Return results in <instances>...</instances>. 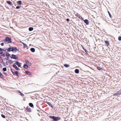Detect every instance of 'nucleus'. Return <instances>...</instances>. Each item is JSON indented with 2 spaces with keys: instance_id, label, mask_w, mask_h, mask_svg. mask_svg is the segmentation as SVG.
<instances>
[{
  "instance_id": "nucleus-1",
  "label": "nucleus",
  "mask_w": 121,
  "mask_h": 121,
  "mask_svg": "<svg viewBox=\"0 0 121 121\" xmlns=\"http://www.w3.org/2000/svg\"><path fill=\"white\" fill-rule=\"evenodd\" d=\"M49 117L51 119H53L55 121H57L60 119V117H56L54 116H49Z\"/></svg>"
},
{
  "instance_id": "nucleus-2",
  "label": "nucleus",
  "mask_w": 121,
  "mask_h": 121,
  "mask_svg": "<svg viewBox=\"0 0 121 121\" xmlns=\"http://www.w3.org/2000/svg\"><path fill=\"white\" fill-rule=\"evenodd\" d=\"M4 41L5 42H8V43H11L12 42V39L11 38L7 37L4 40Z\"/></svg>"
},
{
  "instance_id": "nucleus-3",
  "label": "nucleus",
  "mask_w": 121,
  "mask_h": 121,
  "mask_svg": "<svg viewBox=\"0 0 121 121\" xmlns=\"http://www.w3.org/2000/svg\"><path fill=\"white\" fill-rule=\"evenodd\" d=\"M11 56L10 57L11 59H14L16 60H17L18 59V57L16 56V55L13 54L11 55Z\"/></svg>"
},
{
  "instance_id": "nucleus-4",
  "label": "nucleus",
  "mask_w": 121,
  "mask_h": 121,
  "mask_svg": "<svg viewBox=\"0 0 121 121\" xmlns=\"http://www.w3.org/2000/svg\"><path fill=\"white\" fill-rule=\"evenodd\" d=\"M121 94V90L118 91L117 92L113 95L114 96H117L120 95Z\"/></svg>"
},
{
  "instance_id": "nucleus-5",
  "label": "nucleus",
  "mask_w": 121,
  "mask_h": 121,
  "mask_svg": "<svg viewBox=\"0 0 121 121\" xmlns=\"http://www.w3.org/2000/svg\"><path fill=\"white\" fill-rule=\"evenodd\" d=\"M12 51H14L15 52L18 51L17 49L15 47H12Z\"/></svg>"
},
{
  "instance_id": "nucleus-6",
  "label": "nucleus",
  "mask_w": 121,
  "mask_h": 121,
  "mask_svg": "<svg viewBox=\"0 0 121 121\" xmlns=\"http://www.w3.org/2000/svg\"><path fill=\"white\" fill-rule=\"evenodd\" d=\"M15 64L17 65L18 67H20L21 66L22 63H20L18 61H16L15 63Z\"/></svg>"
},
{
  "instance_id": "nucleus-7",
  "label": "nucleus",
  "mask_w": 121,
  "mask_h": 121,
  "mask_svg": "<svg viewBox=\"0 0 121 121\" xmlns=\"http://www.w3.org/2000/svg\"><path fill=\"white\" fill-rule=\"evenodd\" d=\"M86 24V25H88L89 24V21L87 19H86L85 20H82Z\"/></svg>"
},
{
  "instance_id": "nucleus-8",
  "label": "nucleus",
  "mask_w": 121,
  "mask_h": 121,
  "mask_svg": "<svg viewBox=\"0 0 121 121\" xmlns=\"http://www.w3.org/2000/svg\"><path fill=\"white\" fill-rule=\"evenodd\" d=\"M75 16L79 18L80 19H81L82 20H83V19L82 17V16H80V15H79V14L78 13H77L76 14H75Z\"/></svg>"
},
{
  "instance_id": "nucleus-9",
  "label": "nucleus",
  "mask_w": 121,
  "mask_h": 121,
  "mask_svg": "<svg viewBox=\"0 0 121 121\" xmlns=\"http://www.w3.org/2000/svg\"><path fill=\"white\" fill-rule=\"evenodd\" d=\"M6 2L7 4L10 6H13V5L12 3L10 1H7Z\"/></svg>"
},
{
  "instance_id": "nucleus-10",
  "label": "nucleus",
  "mask_w": 121,
  "mask_h": 121,
  "mask_svg": "<svg viewBox=\"0 0 121 121\" xmlns=\"http://www.w3.org/2000/svg\"><path fill=\"white\" fill-rule=\"evenodd\" d=\"M13 67L15 68L17 70H19V69L18 68L17 66L15 64L13 65Z\"/></svg>"
},
{
  "instance_id": "nucleus-11",
  "label": "nucleus",
  "mask_w": 121,
  "mask_h": 121,
  "mask_svg": "<svg viewBox=\"0 0 121 121\" xmlns=\"http://www.w3.org/2000/svg\"><path fill=\"white\" fill-rule=\"evenodd\" d=\"M23 67L25 69H27L28 68V66L26 63H25L24 64Z\"/></svg>"
},
{
  "instance_id": "nucleus-12",
  "label": "nucleus",
  "mask_w": 121,
  "mask_h": 121,
  "mask_svg": "<svg viewBox=\"0 0 121 121\" xmlns=\"http://www.w3.org/2000/svg\"><path fill=\"white\" fill-rule=\"evenodd\" d=\"M25 72L27 75H29V76L31 75L32 74L30 72L27 70L26 71H25Z\"/></svg>"
},
{
  "instance_id": "nucleus-13",
  "label": "nucleus",
  "mask_w": 121,
  "mask_h": 121,
  "mask_svg": "<svg viewBox=\"0 0 121 121\" xmlns=\"http://www.w3.org/2000/svg\"><path fill=\"white\" fill-rule=\"evenodd\" d=\"M18 72L17 71H15L14 72V74H13L14 75H16L17 76H18V77H19V76L18 75Z\"/></svg>"
},
{
  "instance_id": "nucleus-14",
  "label": "nucleus",
  "mask_w": 121,
  "mask_h": 121,
  "mask_svg": "<svg viewBox=\"0 0 121 121\" xmlns=\"http://www.w3.org/2000/svg\"><path fill=\"white\" fill-rule=\"evenodd\" d=\"M25 61L26 62V63L28 64V65H29L30 66L31 65V63H30L29 62V61L27 60H25Z\"/></svg>"
},
{
  "instance_id": "nucleus-15",
  "label": "nucleus",
  "mask_w": 121,
  "mask_h": 121,
  "mask_svg": "<svg viewBox=\"0 0 121 121\" xmlns=\"http://www.w3.org/2000/svg\"><path fill=\"white\" fill-rule=\"evenodd\" d=\"M74 72L75 73L78 74L79 72V70L78 69H76L75 70Z\"/></svg>"
},
{
  "instance_id": "nucleus-16",
  "label": "nucleus",
  "mask_w": 121,
  "mask_h": 121,
  "mask_svg": "<svg viewBox=\"0 0 121 121\" xmlns=\"http://www.w3.org/2000/svg\"><path fill=\"white\" fill-rule=\"evenodd\" d=\"M17 91L22 96H24V95L19 90H18Z\"/></svg>"
},
{
  "instance_id": "nucleus-17",
  "label": "nucleus",
  "mask_w": 121,
  "mask_h": 121,
  "mask_svg": "<svg viewBox=\"0 0 121 121\" xmlns=\"http://www.w3.org/2000/svg\"><path fill=\"white\" fill-rule=\"evenodd\" d=\"M46 103L48 104L50 106L52 107V108H53L52 104H51L49 102H46Z\"/></svg>"
},
{
  "instance_id": "nucleus-18",
  "label": "nucleus",
  "mask_w": 121,
  "mask_h": 121,
  "mask_svg": "<svg viewBox=\"0 0 121 121\" xmlns=\"http://www.w3.org/2000/svg\"><path fill=\"white\" fill-rule=\"evenodd\" d=\"M30 50L32 52H34L35 51V49L34 48H31L30 49Z\"/></svg>"
},
{
  "instance_id": "nucleus-19",
  "label": "nucleus",
  "mask_w": 121,
  "mask_h": 121,
  "mask_svg": "<svg viewBox=\"0 0 121 121\" xmlns=\"http://www.w3.org/2000/svg\"><path fill=\"white\" fill-rule=\"evenodd\" d=\"M7 51L9 52L12 51V47L9 48L7 49Z\"/></svg>"
},
{
  "instance_id": "nucleus-20",
  "label": "nucleus",
  "mask_w": 121,
  "mask_h": 121,
  "mask_svg": "<svg viewBox=\"0 0 121 121\" xmlns=\"http://www.w3.org/2000/svg\"><path fill=\"white\" fill-rule=\"evenodd\" d=\"M96 67L97 69L101 71L102 69V68L98 66H97Z\"/></svg>"
},
{
  "instance_id": "nucleus-21",
  "label": "nucleus",
  "mask_w": 121,
  "mask_h": 121,
  "mask_svg": "<svg viewBox=\"0 0 121 121\" xmlns=\"http://www.w3.org/2000/svg\"><path fill=\"white\" fill-rule=\"evenodd\" d=\"M105 43L106 44V45L107 46H108L109 44V43L108 42V41H105Z\"/></svg>"
},
{
  "instance_id": "nucleus-22",
  "label": "nucleus",
  "mask_w": 121,
  "mask_h": 121,
  "mask_svg": "<svg viewBox=\"0 0 121 121\" xmlns=\"http://www.w3.org/2000/svg\"><path fill=\"white\" fill-rule=\"evenodd\" d=\"M0 77L3 78H4V76L0 72Z\"/></svg>"
},
{
  "instance_id": "nucleus-23",
  "label": "nucleus",
  "mask_w": 121,
  "mask_h": 121,
  "mask_svg": "<svg viewBox=\"0 0 121 121\" xmlns=\"http://www.w3.org/2000/svg\"><path fill=\"white\" fill-rule=\"evenodd\" d=\"M6 56L7 57H9V56L10 57H11L9 53L7 52L6 53Z\"/></svg>"
},
{
  "instance_id": "nucleus-24",
  "label": "nucleus",
  "mask_w": 121,
  "mask_h": 121,
  "mask_svg": "<svg viewBox=\"0 0 121 121\" xmlns=\"http://www.w3.org/2000/svg\"><path fill=\"white\" fill-rule=\"evenodd\" d=\"M29 105L31 107H34V105L32 103H30L29 104Z\"/></svg>"
},
{
  "instance_id": "nucleus-25",
  "label": "nucleus",
  "mask_w": 121,
  "mask_h": 121,
  "mask_svg": "<svg viewBox=\"0 0 121 121\" xmlns=\"http://www.w3.org/2000/svg\"><path fill=\"white\" fill-rule=\"evenodd\" d=\"M17 3L18 4L20 5L22 4V1H21L19 0L17 2Z\"/></svg>"
},
{
  "instance_id": "nucleus-26",
  "label": "nucleus",
  "mask_w": 121,
  "mask_h": 121,
  "mask_svg": "<svg viewBox=\"0 0 121 121\" xmlns=\"http://www.w3.org/2000/svg\"><path fill=\"white\" fill-rule=\"evenodd\" d=\"M64 66L66 68H67L69 67V65L68 64H65L64 65Z\"/></svg>"
},
{
  "instance_id": "nucleus-27",
  "label": "nucleus",
  "mask_w": 121,
  "mask_h": 121,
  "mask_svg": "<svg viewBox=\"0 0 121 121\" xmlns=\"http://www.w3.org/2000/svg\"><path fill=\"white\" fill-rule=\"evenodd\" d=\"M33 30V27H30L29 28V30L30 31H31Z\"/></svg>"
},
{
  "instance_id": "nucleus-28",
  "label": "nucleus",
  "mask_w": 121,
  "mask_h": 121,
  "mask_svg": "<svg viewBox=\"0 0 121 121\" xmlns=\"http://www.w3.org/2000/svg\"><path fill=\"white\" fill-rule=\"evenodd\" d=\"M8 62L10 64H11L13 63V62L11 60H9V62Z\"/></svg>"
},
{
  "instance_id": "nucleus-29",
  "label": "nucleus",
  "mask_w": 121,
  "mask_h": 121,
  "mask_svg": "<svg viewBox=\"0 0 121 121\" xmlns=\"http://www.w3.org/2000/svg\"><path fill=\"white\" fill-rule=\"evenodd\" d=\"M7 70V68L6 67H4L3 68L2 70L3 71H5Z\"/></svg>"
},
{
  "instance_id": "nucleus-30",
  "label": "nucleus",
  "mask_w": 121,
  "mask_h": 121,
  "mask_svg": "<svg viewBox=\"0 0 121 121\" xmlns=\"http://www.w3.org/2000/svg\"><path fill=\"white\" fill-rule=\"evenodd\" d=\"M3 53L2 51V48L0 47V54H2Z\"/></svg>"
},
{
  "instance_id": "nucleus-31",
  "label": "nucleus",
  "mask_w": 121,
  "mask_h": 121,
  "mask_svg": "<svg viewBox=\"0 0 121 121\" xmlns=\"http://www.w3.org/2000/svg\"><path fill=\"white\" fill-rule=\"evenodd\" d=\"M82 48H83V50L86 53H87V52H88V51L87 50H86L83 47H82Z\"/></svg>"
},
{
  "instance_id": "nucleus-32",
  "label": "nucleus",
  "mask_w": 121,
  "mask_h": 121,
  "mask_svg": "<svg viewBox=\"0 0 121 121\" xmlns=\"http://www.w3.org/2000/svg\"><path fill=\"white\" fill-rule=\"evenodd\" d=\"M27 112H31V108H28Z\"/></svg>"
},
{
  "instance_id": "nucleus-33",
  "label": "nucleus",
  "mask_w": 121,
  "mask_h": 121,
  "mask_svg": "<svg viewBox=\"0 0 121 121\" xmlns=\"http://www.w3.org/2000/svg\"><path fill=\"white\" fill-rule=\"evenodd\" d=\"M27 47V44H24L23 45L24 48H25Z\"/></svg>"
},
{
  "instance_id": "nucleus-34",
  "label": "nucleus",
  "mask_w": 121,
  "mask_h": 121,
  "mask_svg": "<svg viewBox=\"0 0 121 121\" xmlns=\"http://www.w3.org/2000/svg\"><path fill=\"white\" fill-rule=\"evenodd\" d=\"M1 116L3 118H5V116L3 114H1Z\"/></svg>"
},
{
  "instance_id": "nucleus-35",
  "label": "nucleus",
  "mask_w": 121,
  "mask_h": 121,
  "mask_svg": "<svg viewBox=\"0 0 121 121\" xmlns=\"http://www.w3.org/2000/svg\"><path fill=\"white\" fill-rule=\"evenodd\" d=\"M11 71L12 73L13 74H14V72L13 71V69L11 68Z\"/></svg>"
},
{
  "instance_id": "nucleus-36",
  "label": "nucleus",
  "mask_w": 121,
  "mask_h": 121,
  "mask_svg": "<svg viewBox=\"0 0 121 121\" xmlns=\"http://www.w3.org/2000/svg\"><path fill=\"white\" fill-rule=\"evenodd\" d=\"M108 14H109V16L111 18H112V16H111V14L108 11Z\"/></svg>"
},
{
  "instance_id": "nucleus-37",
  "label": "nucleus",
  "mask_w": 121,
  "mask_h": 121,
  "mask_svg": "<svg viewBox=\"0 0 121 121\" xmlns=\"http://www.w3.org/2000/svg\"><path fill=\"white\" fill-rule=\"evenodd\" d=\"M9 57H8V58L7 59H6V58H4L3 59H2V61L3 62V60H4V59H6V60H8L9 61Z\"/></svg>"
},
{
  "instance_id": "nucleus-38",
  "label": "nucleus",
  "mask_w": 121,
  "mask_h": 121,
  "mask_svg": "<svg viewBox=\"0 0 121 121\" xmlns=\"http://www.w3.org/2000/svg\"><path fill=\"white\" fill-rule=\"evenodd\" d=\"M118 40L119 41L121 40V36H119L118 38Z\"/></svg>"
},
{
  "instance_id": "nucleus-39",
  "label": "nucleus",
  "mask_w": 121,
  "mask_h": 121,
  "mask_svg": "<svg viewBox=\"0 0 121 121\" xmlns=\"http://www.w3.org/2000/svg\"><path fill=\"white\" fill-rule=\"evenodd\" d=\"M1 54V56H5V54L4 53H3Z\"/></svg>"
},
{
  "instance_id": "nucleus-40",
  "label": "nucleus",
  "mask_w": 121,
  "mask_h": 121,
  "mask_svg": "<svg viewBox=\"0 0 121 121\" xmlns=\"http://www.w3.org/2000/svg\"><path fill=\"white\" fill-rule=\"evenodd\" d=\"M7 50V49L6 48H2V51L3 52V51H6Z\"/></svg>"
},
{
  "instance_id": "nucleus-41",
  "label": "nucleus",
  "mask_w": 121,
  "mask_h": 121,
  "mask_svg": "<svg viewBox=\"0 0 121 121\" xmlns=\"http://www.w3.org/2000/svg\"><path fill=\"white\" fill-rule=\"evenodd\" d=\"M20 7L19 6H17L16 7V9H20Z\"/></svg>"
},
{
  "instance_id": "nucleus-42",
  "label": "nucleus",
  "mask_w": 121,
  "mask_h": 121,
  "mask_svg": "<svg viewBox=\"0 0 121 121\" xmlns=\"http://www.w3.org/2000/svg\"><path fill=\"white\" fill-rule=\"evenodd\" d=\"M29 107H26V108L25 109V111H26V112L27 111L28 108Z\"/></svg>"
},
{
  "instance_id": "nucleus-43",
  "label": "nucleus",
  "mask_w": 121,
  "mask_h": 121,
  "mask_svg": "<svg viewBox=\"0 0 121 121\" xmlns=\"http://www.w3.org/2000/svg\"><path fill=\"white\" fill-rule=\"evenodd\" d=\"M0 44L2 46H3L4 45V43H1Z\"/></svg>"
},
{
  "instance_id": "nucleus-44",
  "label": "nucleus",
  "mask_w": 121,
  "mask_h": 121,
  "mask_svg": "<svg viewBox=\"0 0 121 121\" xmlns=\"http://www.w3.org/2000/svg\"><path fill=\"white\" fill-rule=\"evenodd\" d=\"M66 21H67V22H69V18H67L66 19Z\"/></svg>"
},
{
  "instance_id": "nucleus-45",
  "label": "nucleus",
  "mask_w": 121,
  "mask_h": 121,
  "mask_svg": "<svg viewBox=\"0 0 121 121\" xmlns=\"http://www.w3.org/2000/svg\"><path fill=\"white\" fill-rule=\"evenodd\" d=\"M3 62V64H4V65H3L4 66H6V65H5V64H4V62Z\"/></svg>"
},
{
  "instance_id": "nucleus-46",
  "label": "nucleus",
  "mask_w": 121,
  "mask_h": 121,
  "mask_svg": "<svg viewBox=\"0 0 121 121\" xmlns=\"http://www.w3.org/2000/svg\"><path fill=\"white\" fill-rule=\"evenodd\" d=\"M4 74L5 75H7V74L6 73L4 72Z\"/></svg>"
},
{
  "instance_id": "nucleus-47",
  "label": "nucleus",
  "mask_w": 121,
  "mask_h": 121,
  "mask_svg": "<svg viewBox=\"0 0 121 121\" xmlns=\"http://www.w3.org/2000/svg\"><path fill=\"white\" fill-rule=\"evenodd\" d=\"M6 64L7 65H8V62L7 61H6Z\"/></svg>"
},
{
  "instance_id": "nucleus-48",
  "label": "nucleus",
  "mask_w": 121,
  "mask_h": 121,
  "mask_svg": "<svg viewBox=\"0 0 121 121\" xmlns=\"http://www.w3.org/2000/svg\"><path fill=\"white\" fill-rule=\"evenodd\" d=\"M22 43L23 44V45H24V44H25V43H23V42H22Z\"/></svg>"
},
{
  "instance_id": "nucleus-49",
  "label": "nucleus",
  "mask_w": 121,
  "mask_h": 121,
  "mask_svg": "<svg viewBox=\"0 0 121 121\" xmlns=\"http://www.w3.org/2000/svg\"><path fill=\"white\" fill-rule=\"evenodd\" d=\"M22 42L21 41H20V43H22Z\"/></svg>"
},
{
  "instance_id": "nucleus-50",
  "label": "nucleus",
  "mask_w": 121,
  "mask_h": 121,
  "mask_svg": "<svg viewBox=\"0 0 121 121\" xmlns=\"http://www.w3.org/2000/svg\"><path fill=\"white\" fill-rule=\"evenodd\" d=\"M27 47V49H28V48H29L28 47Z\"/></svg>"
},
{
  "instance_id": "nucleus-51",
  "label": "nucleus",
  "mask_w": 121,
  "mask_h": 121,
  "mask_svg": "<svg viewBox=\"0 0 121 121\" xmlns=\"http://www.w3.org/2000/svg\"><path fill=\"white\" fill-rule=\"evenodd\" d=\"M64 121H67V120H65Z\"/></svg>"
},
{
  "instance_id": "nucleus-52",
  "label": "nucleus",
  "mask_w": 121,
  "mask_h": 121,
  "mask_svg": "<svg viewBox=\"0 0 121 121\" xmlns=\"http://www.w3.org/2000/svg\"><path fill=\"white\" fill-rule=\"evenodd\" d=\"M1 58V57L0 56V59Z\"/></svg>"
},
{
  "instance_id": "nucleus-53",
  "label": "nucleus",
  "mask_w": 121,
  "mask_h": 121,
  "mask_svg": "<svg viewBox=\"0 0 121 121\" xmlns=\"http://www.w3.org/2000/svg\"><path fill=\"white\" fill-rule=\"evenodd\" d=\"M9 113V114H10L9 113Z\"/></svg>"
},
{
  "instance_id": "nucleus-54",
  "label": "nucleus",
  "mask_w": 121,
  "mask_h": 121,
  "mask_svg": "<svg viewBox=\"0 0 121 121\" xmlns=\"http://www.w3.org/2000/svg\"><path fill=\"white\" fill-rule=\"evenodd\" d=\"M12 7L14 8V7L13 6Z\"/></svg>"
},
{
  "instance_id": "nucleus-55",
  "label": "nucleus",
  "mask_w": 121,
  "mask_h": 121,
  "mask_svg": "<svg viewBox=\"0 0 121 121\" xmlns=\"http://www.w3.org/2000/svg\"><path fill=\"white\" fill-rule=\"evenodd\" d=\"M0 65H1V64H0Z\"/></svg>"
}]
</instances>
